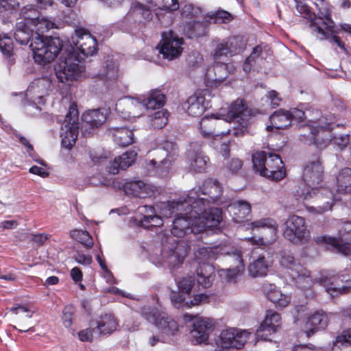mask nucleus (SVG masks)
I'll list each match as a JSON object with an SVG mask.
<instances>
[{"label": "nucleus", "instance_id": "nucleus-1", "mask_svg": "<svg viewBox=\"0 0 351 351\" xmlns=\"http://www.w3.org/2000/svg\"><path fill=\"white\" fill-rule=\"evenodd\" d=\"M203 198H199L197 191L192 189L186 196H182L178 202L163 203L160 206L161 213L165 216H170L173 212L180 210V206L184 204L193 203V209L196 215L197 223L193 224V234H199L206 228L217 227L222 219L221 210L217 208H207Z\"/></svg>", "mask_w": 351, "mask_h": 351}, {"label": "nucleus", "instance_id": "nucleus-2", "mask_svg": "<svg viewBox=\"0 0 351 351\" xmlns=\"http://www.w3.org/2000/svg\"><path fill=\"white\" fill-rule=\"evenodd\" d=\"M295 195L299 201H311L313 204L306 205V208L309 213L313 215H322L331 210L335 203L340 200L338 195L325 187H312L311 189L300 187Z\"/></svg>", "mask_w": 351, "mask_h": 351}, {"label": "nucleus", "instance_id": "nucleus-3", "mask_svg": "<svg viewBox=\"0 0 351 351\" xmlns=\"http://www.w3.org/2000/svg\"><path fill=\"white\" fill-rule=\"evenodd\" d=\"M322 119L318 121H311V124H308L303 127L304 129L309 130L308 134H301L302 140L308 145H315L319 149L325 148L330 141L334 144L338 145L340 148L346 146L350 147L351 144V135L350 134H338L330 139L329 124L321 125L323 123Z\"/></svg>", "mask_w": 351, "mask_h": 351}, {"label": "nucleus", "instance_id": "nucleus-4", "mask_svg": "<svg viewBox=\"0 0 351 351\" xmlns=\"http://www.w3.org/2000/svg\"><path fill=\"white\" fill-rule=\"evenodd\" d=\"M319 16H315L311 21L312 32L317 34L321 40L329 39L332 43L336 44L340 49L346 51L344 43L339 37L335 35L338 33L337 28L330 18L331 11L330 8L324 1L317 4Z\"/></svg>", "mask_w": 351, "mask_h": 351}, {"label": "nucleus", "instance_id": "nucleus-5", "mask_svg": "<svg viewBox=\"0 0 351 351\" xmlns=\"http://www.w3.org/2000/svg\"><path fill=\"white\" fill-rule=\"evenodd\" d=\"M55 71L59 82L69 84L82 75L84 67L77 52L70 47L69 49H64L61 54L59 62L55 67Z\"/></svg>", "mask_w": 351, "mask_h": 351}, {"label": "nucleus", "instance_id": "nucleus-6", "mask_svg": "<svg viewBox=\"0 0 351 351\" xmlns=\"http://www.w3.org/2000/svg\"><path fill=\"white\" fill-rule=\"evenodd\" d=\"M55 71L59 82L69 84L82 75L84 67L77 52L70 47L69 49H64L61 54L59 62L55 67Z\"/></svg>", "mask_w": 351, "mask_h": 351}, {"label": "nucleus", "instance_id": "nucleus-7", "mask_svg": "<svg viewBox=\"0 0 351 351\" xmlns=\"http://www.w3.org/2000/svg\"><path fill=\"white\" fill-rule=\"evenodd\" d=\"M217 118H221L227 122L232 123L231 134L237 137H240L247 131L250 114L243 101L237 99L229 106L228 110L221 108L217 112Z\"/></svg>", "mask_w": 351, "mask_h": 351}, {"label": "nucleus", "instance_id": "nucleus-8", "mask_svg": "<svg viewBox=\"0 0 351 351\" xmlns=\"http://www.w3.org/2000/svg\"><path fill=\"white\" fill-rule=\"evenodd\" d=\"M29 47L33 51L35 62L45 64L54 60L62 49L63 44L58 37L36 36L31 40Z\"/></svg>", "mask_w": 351, "mask_h": 351}, {"label": "nucleus", "instance_id": "nucleus-9", "mask_svg": "<svg viewBox=\"0 0 351 351\" xmlns=\"http://www.w3.org/2000/svg\"><path fill=\"white\" fill-rule=\"evenodd\" d=\"M156 158L149 161L146 169L150 173L158 176H166L178 156L177 145L169 141L165 142L156 150Z\"/></svg>", "mask_w": 351, "mask_h": 351}, {"label": "nucleus", "instance_id": "nucleus-10", "mask_svg": "<svg viewBox=\"0 0 351 351\" xmlns=\"http://www.w3.org/2000/svg\"><path fill=\"white\" fill-rule=\"evenodd\" d=\"M220 256H223L224 261L229 265L227 269L219 270L220 278L227 282H235L245 269L241 250L233 246L223 245L221 246Z\"/></svg>", "mask_w": 351, "mask_h": 351}, {"label": "nucleus", "instance_id": "nucleus-11", "mask_svg": "<svg viewBox=\"0 0 351 351\" xmlns=\"http://www.w3.org/2000/svg\"><path fill=\"white\" fill-rule=\"evenodd\" d=\"M178 201L179 199L177 202ZM173 202L176 201L173 200ZM171 202H173V201L163 202L157 205V208L159 210V213H160L164 217H171L174 214L176 215V217L173 222V228L171 230V234L176 237H182L189 232L193 233L192 228L193 224L197 223V221L196 215L194 214V210L193 209V203H184L183 207L180 206V210L175 209L176 211L173 212L170 216H165L160 212V206L163 203Z\"/></svg>", "mask_w": 351, "mask_h": 351}, {"label": "nucleus", "instance_id": "nucleus-12", "mask_svg": "<svg viewBox=\"0 0 351 351\" xmlns=\"http://www.w3.org/2000/svg\"><path fill=\"white\" fill-rule=\"evenodd\" d=\"M253 236L248 240L254 245L267 246L276 241L278 230L276 221L271 218H261L247 224Z\"/></svg>", "mask_w": 351, "mask_h": 351}, {"label": "nucleus", "instance_id": "nucleus-13", "mask_svg": "<svg viewBox=\"0 0 351 351\" xmlns=\"http://www.w3.org/2000/svg\"><path fill=\"white\" fill-rule=\"evenodd\" d=\"M282 267L289 270V273L297 286L303 290H308L314 284L311 272L304 267L290 252H284L280 259Z\"/></svg>", "mask_w": 351, "mask_h": 351}, {"label": "nucleus", "instance_id": "nucleus-14", "mask_svg": "<svg viewBox=\"0 0 351 351\" xmlns=\"http://www.w3.org/2000/svg\"><path fill=\"white\" fill-rule=\"evenodd\" d=\"M142 315L147 321L154 323L163 338H169L178 332V322L165 311H158L156 308H144Z\"/></svg>", "mask_w": 351, "mask_h": 351}, {"label": "nucleus", "instance_id": "nucleus-15", "mask_svg": "<svg viewBox=\"0 0 351 351\" xmlns=\"http://www.w3.org/2000/svg\"><path fill=\"white\" fill-rule=\"evenodd\" d=\"M189 250V246L186 242L168 237L167 242L162 245L161 260L158 263L175 267L183 263Z\"/></svg>", "mask_w": 351, "mask_h": 351}, {"label": "nucleus", "instance_id": "nucleus-16", "mask_svg": "<svg viewBox=\"0 0 351 351\" xmlns=\"http://www.w3.org/2000/svg\"><path fill=\"white\" fill-rule=\"evenodd\" d=\"M283 235L285 238L295 244H303L310 239L304 218L298 215L289 216L284 222Z\"/></svg>", "mask_w": 351, "mask_h": 351}, {"label": "nucleus", "instance_id": "nucleus-17", "mask_svg": "<svg viewBox=\"0 0 351 351\" xmlns=\"http://www.w3.org/2000/svg\"><path fill=\"white\" fill-rule=\"evenodd\" d=\"M78 117L79 113L77 106L72 104L66 114L64 123L61 127L60 136L62 145L67 149H71L75 143L78 134Z\"/></svg>", "mask_w": 351, "mask_h": 351}, {"label": "nucleus", "instance_id": "nucleus-18", "mask_svg": "<svg viewBox=\"0 0 351 351\" xmlns=\"http://www.w3.org/2000/svg\"><path fill=\"white\" fill-rule=\"evenodd\" d=\"M186 322H191L193 329L191 330L192 341L197 343L206 342L209 333L213 330L215 322L213 319L186 313L184 315Z\"/></svg>", "mask_w": 351, "mask_h": 351}, {"label": "nucleus", "instance_id": "nucleus-19", "mask_svg": "<svg viewBox=\"0 0 351 351\" xmlns=\"http://www.w3.org/2000/svg\"><path fill=\"white\" fill-rule=\"evenodd\" d=\"M249 335L247 331L237 328L223 330L215 340L217 346L215 351H221L230 348L240 349L247 342Z\"/></svg>", "mask_w": 351, "mask_h": 351}, {"label": "nucleus", "instance_id": "nucleus-20", "mask_svg": "<svg viewBox=\"0 0 351 351\" xmlns=\"http://www.w3.org/2000/svg\"><path fill=\"white\" fill-rule=\"evenodd\" d=\"M343 230L348 232L351 230V223L350 222H346L344 224ZM350 232H348L347 234L343 233L341 237L338 238L322 235L317 236L315 239V241L317 243L319 244L330 245L332 249L336 250L337 252H341L346 256H348L351 254V243H350L351 239H350Z\"/></svg>", "mask_w": 351, "mask_h": 351}, {"label": "nucleus", "instance_id": "nucleus-21", "mask_svg": "<svg viewBox=\"0 0 351 351\" xmlns=\"http://www.w3.org/2000/svg\"><path fill=\"white\" fill-rule=\"evenodd\" d=\"M22 14L32 27L34 36H43V34L55 27V23L47 16L38 15L36 11L32 8H24Z\"/></svg>", "mask_w": 351, "mask_h": 351}, {"label": "nucleus", "instance_id": "nucleus-22", "mask_svg": "<svg viewBox=\"0 0 351 351\" xmlns=\"http://www.w3.org/2000/svg\"><path fill=\"white\" fill-rule=\"evenodd\" d=\"M162 37L160 53L162 54L163 58L171 60L178 57L182 51L183 39L173 32H165Z\"/></svg>", "mask_w": 351, "mask_h": 351}, {"label": "nucleus", "instance_id": "nucleus-23", "mask_svg": "<svg viewBox=\"0 0 351 351\" xmlns=\"http://www.w3.org/2000/svg\"><path fill=\"white\" fill-rule=\"evenodd\" d=\"M72 42L76 48L84 56H93L97 51V41L95 38L86 29H77Z\"/></svg>", "mask_w": 351, "mask_h": 351}, {"label": "nucleus", "instance_id": "nucleus-24", "mask_svg": "<svg viewBox=\"0 0 351 351\" xmlns=\"http://www.w3.org/2000/svg\"><path fill=\"white\" fill-rule=\"evenodd\" d=\"M323 173V167L317 156L308 160L303 172V180L307 185L306 189H311L319 184L322 180Z\"/></svg>", "mask_w": 351, "mask_h": 351}, {"label": "nucleus", "instance_id": "nucleus-25", "mask_svg": "<svg viewBox=\"0 0 351 351\" xmlns=\"http://www.w3.org/2000/svg\"><path fill=\"white\" fill-rule=\"evenodd\" d=\"M144 109L143 100L132 97L122 98L116 104V110L124 118L139 117Z\"/></svg>", "mask_w": 351, "mask_h": 351}, {"label": "nucleus", "instance_id": "nucleus-26", "mask_svg": "<svg viewBox=\"0 0 351 351\" xmlns=\"http://www.w3.org/2000/svg\"><path fill=\"white\" fill-rule=\"evenodd\" d=\"M280 325V314L273 310H269L266 313L265 319L256 331V335L258 338L266 340L270 335L276 332Z\"/></svg>", "mask_w": 351, "mask_h": 351}, {"label": "nucleus", "instance_id": "nucleus-27", "mask_svg": "<svg viewBox=\"0 0 351 351\" xmlns=\"http://www.w3.org/2000/svg\"><path fill=\"white\" fill-rule=\"evenodd\" d=\"M196 191L199 197L204 199V203L215 202L221 196L223 187L217 180L210 178L206 180L202 186Z\"/></svg>", "mask_w": 351, "mask_h": 351}, {"label": "nucleus", "instance_id": "nucleus-28", "mask_svg": "<svg viewBox=\"0 0 351 351\" xmlns=\"http://www.w3.org/2000/svg\"><path fill=\"white\" fill-rule=\"evenodd\" d=\"M286 174L283 163L278 154L269 153L265 170L263 176L267 177L272 180L279 181L285 178Z\"/></svg>", "mask_w": 351, "mask_h": 351}, {"label": "nucleus", "instance_id": "nucleus-29", "mask_svg": "<svg viewBox=\"0 0 351 351\" xmlns=\"http://www.w3.org/2000/svg\"><path fill=\"white\" fill-rule=\"evenodd\" d=\"M263 290L266 298L278 308H283L291 302V295L283 293L280 288L274 284H264Z\"/></svg>", "mask_w": 351, "mask_h": 351}, {"label": "nucleus", "instance_id": "nucleus-30", "mask_svg": "<svg viewBox=\"0 0 351 351\" xmlns=\"http://www.w3.org/2000/svg\"><path fill=\"white\" fill-rule=\"evenodd\" d=\"M232 65L225 63L215 62L209 67L205 74V82L208 86H217L221 83L227 77L229 69Z\"/></svg>", "mask_w": 351, "mask_h": 351}, {"label": "nucleus", "instance_id": "nucleus-31", "mask_svg": "<svg viewBox=\"0 0 351 351\" xmlns=\"http://www.w3.org/2000/svg\"><path fill=\"white\" fill-rule=\"evenodd\" d=\"M206 94H208V90H204L203 93L192 95L188 98L186 102V108L189 115L192 117L201 116L206 108L211 106L209 102L206 101Z\"/></svg>", "mask_w": 351, "mask_h": 351}, {"label": "nucleus", "instance_id": "nucleus-32", "mask_svg": "<svg viewBox=\"0 0 351 351\" xmlns=\"http://www.w3.org/2000/svg\"><path fill=\"white\" fill-rule=\"evenodd\" d=\"M328 323L327 315L322 311H317L306 317L303 328L307 337H311L317 330L324 329Z\"/></svg>", "mask_w": 351, "mask_h": 351}, {"label": "nucleus", "instance_id": "nucleus-33", "mask_svg": "<svg viewBox=\"0 0 351 351\" xmlns=\"http://www.w3.org/2000/svg\"><path fill=\"white\" fill-rule=\"evenodd\" d=\"M324 286L326 292L334 298L351 290V278L348 275L341 274L333 278L330 284H325Z\"/></svg>", "mask_w": 351, "mask_h": 351}, {"label": "nucleus", "instance_id": "nucleus-34", "mask_svg": "<svg viewBox=\"0 0 351 351\" xmlns=\"http://www.w3.org/2000/svg\"><path fill=\"white\" fill-rule=\"evenodd\" d=\"M27 20L25 19L24 16L22 14V10L20 12V17L16 24L14 36L16 42L21 45L27 44L34 36L33 29Z\"/></svg>", "mask_w": 351, "mask_h": 351}, {"label": "nucleus", "instance_id": "nucleus-35", "mask_svg": "<svg viewBox=\"0 0 351 351\" xmlns=\"http://www.w3.org/2000/svg\"><path fill=\"white\" fill-rule=\"evenodd\" d=\"M217 119H221V118H217V113L213 114L210 117H205L201 120L199 128L204 137L210 138L231 134L230 129L226 132L216 131L215 127L217 125Z\"/></svg>", "mask_w": 351, "mask_h": 351}, {"label": "nucleus", "instance_id": "nucleus-36", "mask_svg": "<svg viewBox=\"0 0 351 351\" xmlns=\"http://www.w3.org/2000/svg\"><path fill=\"white\" fill-rule=\"evenodd\" d=\"M228 211L232 216L235 222L243 221L251 213V204L243 199H238L232 202L228 206Z\"/></svg>", "mask_w": 351, "mask_h": 351}, {"label": "nucleus", "instance_id": "nucleus-37", "mask_svg": "<svg viewBox=\"0 0 351 351\" xmlns=\"http://www.w3.org/2000/svg\"><path fill=\"white\" fill-rule=\"evenodd\" d=\"M123 187L126 194L140 198H146L154 193L153 187L142 181L129 182L125 183Z\"/></svg>", "mask_w": 351, "mask_h": 351}, {"label": "nucleus", "instance_id": "nucleus-38", "mask_svg": "<svg viewBox=\"0 0 351 351\" xmlns=\"http://www.w3.org/2000/svg\"><path fill=\"white\" fill-rule=\"evenodd\" d=\"M95 326L101 335L112 334L117 329L118 322L112 314L101 315L95 322H90V326Z\"/></svg>", "mask_w": 351, "mask_h": 351}, {"label": "nucleus", "instance_id": "nucleus-39", "mask_svg": "<svg viewBox=\"0 0 351 351\" xmlns=\"http://www.w3.org/2000/svg\"><path fill=\"white\" fill-rule=\"evenodd\" d=\"M170 299L172 304L176 307L184 305L187 307L199 305L202 303H206L208 302V296L204 293L195 295L193 300H186V298L180 293L171 292L170 294Z\"/></svg>", "mask_w": 351, "mask_h": 351}, {"label": "nucleus", "instance_id": "nucleus-40", "mask_svg": "<svg viewBox=\"0 0 351 351\" xmlns=\"http://www.w3.org/2000/svg\"><path fill=\"white\" fill-rule=\"evenodd\" d=\"M215 269L210 263L201 264L197 269V284L203 288H208L214 280Z\"/></svg>", "mask_w": 351, "mask_h": 351}, {"label": "nucleus", "instance_id": "nucleus-41", "mask_svg": "<svg viewBox=\"0 0 351 351\" xmlns=\"http://www.w3.org/2000/svg\"><path fill=\"white\" fill-rule=\"evenodd\" d=\"M271 125H267L266 129L271 131L273 128L277 130L285 129L291 123L287 110L280 109L270 116Z\"/></svg>", "mask_w": 351, "mask_h": 351}, {"label": "nucleus", "instance_id": "nucleus-42", "mask_svg": "<svg viewBox=\"0 0 351 351\" xmlns=\"http://www.w3.org/2000/svg\"><path fill=\"white\" fill-rule=\"evenodd\" d=\"M114 141L121 147H126L134 142L133 132L126 128H116L110 130Z\"/></svg>", "mask_w": 351, "mask_h": 351}, {"label": "nucleus", "instance_id": "nucleus-43", "mask_svg": "<svg viewBox=\"0 0 351 351\" xmlns=\"http://www.w3.org/2000/svg\"><path fill=\"white\" fill-rule=\"evenodd\" d=\"M208 158L201 151L190 152L188 154V163L191 170L201 173L206 169Z\"/></svg>", "mask_w": 351, "mask_h": 351}, {"label": "nucleus", "instance_id": "nucleus-44", "mask_svg": "<svg viewBox=\"0 0 351 351\" xmlns=\"http://www.w3.org/2000/svg\"><path fill=\"white\" fill-rule=\"evenodd\" d=\"M106 114V111L100 109L90 110L82 115V119L92 128H98L105 122Z\"/></svg>", "mask_w": 351, "mask_h": 351}, {"label": "nucleus", "instance_id": "nucleus-45", "mask_svg": "<svg viewBox=\"0 0 351 351\" xmlns=\"http://www.w3.org/2000/svg\"><path fill=\"white\" fill-rule=\"evenodd\" d=\"M337 191L339 193L351 192V169L345 167L341 169L337 176Z\"/></svg>", "mask_w": 351, "mask_h": 351}, {"label": "nucleus", "instance_id": "nucleus-46", "mask_svg": "<svg viewBox=\"0 0 351 351\" xmlns=\"http://www.w3.org/2000/svg\"><path fill=\"white\" fill-rule=\"evenodd\" d=\"M183 32L189 38H198L206 34L207 27L201 22L191 21L185 23Z\"/></svg>", "mask_w": 351, "mask_h": 351}, {"label": "nucleus", "instance_id": "nucleus-47", "mask_svg": "<svg viewBox=\"0 0 351 351\" xmlns=\"http://www.w3.org/2000/svg\"><path fill=\"white\" fill-rule=\"evenodd\" d=\"M269 265L263 256H259L248 266L249 274L254 278L262 277L267 274Z\"/></svg>", "mask_w": 351, "mask_h": 351}, {"label": "nucleus", "instance_id": "nucleus-48", "mask_svg": "<svg viewBox=\"0 0 351 351\" xmlns=\"http://www.w3.org/2000/svg\"><path fill=\"white\" fill-rule=\"evenodd\" d=\"M232 39H229L227 41H222L218 43L213 52V57L215 62L224 63L228 55L232 52L230 45L233 43Z\"/></svg>", "mask_w": 351, "mask_h": 351}, {"label": "nucleus", "instance_id": "nucleus-49", "mask_svg": "<svg viewBox=\"0 0 351 351\" xmlns=\"http://www.w3.org/2000/svg\"><path fill=\"white\" fill-rule=\"evenodd\" d=\"M143 101L145 108H160L165 104V96L160 90H152L146 99H143Z\"/></svg>", "mask_w": 351, "mask_h": 351}, {"label": "nucleus", "instance_id": "nucleus-50", "mask_svg": "<svg viewBox=\"0 0 351 351\" xmlns=\"http://www.w3.org/2000/svg\"><path fill=\"white\" fill-rule=\"evenodd\" d=\"M221 252V246H216L213 248L201 247L195 253L196 259L203 263H206L207 261H210L217 259L219 257Z\"/></svg>", "mask_w": 351, "mask_h": 351}, {"label": "nucleus", "instance_id": "nucleus-51", "mask_svg": "<svg viewBox=\"0 0 351 351\" xmlns=\"http://www.w3.org/2000/svg\"><path fill=\"white\" fill-rule=\"evenodd\" d=\"M150 125L154 129H162L168 122V112L165 110H159L149 117Z\"/></svg>", "mask_w": 351, "mask_h": 351}, {"label": "nucleus", "instance_id": "nucleus-52", "mask_svg": "<svg viewBox=\"0 0 351 351\" xmlns=\"http://www.w3.org/2000/svg\"><path fill=\"white\" fill-rule=\"evenodd\" d=\"M262 49L261 47L256 46L253 49L252 52L243 63V71L245 73L250 72L257 63L262 60V58L260 57Z\"/></svg>", "mask_w": 351, "mask_h": 351}, {"label": "nucleus", "instance_id": "nucleus-53", "mask_svg": "<svg viewBox=\"0 0 351 351\" xmlns=\"http://www.w3.org/2000/svg\"><path fill=\"white\" fill-rule=\"evenodd\" d=\"M268 156L265 152L261 151L254 153L252 155L253 167L256 171L263 176L264 170H265Z\"/></svg>", "mask_w": 351, "mask_h": 351}, {"label": "nucleus", "instance_id": "nucleus-54", "mask_svg": "<svg viewBox=\"0 0 351 351\" xmlns=\"http://www.w3.org/2000/svg\"><path fill=\"white\" fill-rule=\"evenodd\" d=\"M69 234L72 239L81 243L86 248H91L94 244L93 238L87 231L73 230Z\"/></svg>", "mask_w": 351, "mask_h": 351}, {"label": "nucleus", "instance_id": "nucleus-55", "mask_svg": "<svg viewBox=\"0 0 351 351\" xmlns=\"http://www.w3.org/2000/svg\"><path fill=\"white\" fill-rule=\"evenodd\" d=\"M137 213L141 216V217L138 219V224L140 226H143L144 223H146L156 215L154 208L147 206H139L137 208Z\"/></svg>", "mask_w": 351, "mask_h": 351}, {"label": "nucleus", "instance_id": "nucleus-56", "mask_svg": "<svg viewBox=\"0 0 351 351\" xmlns=\"http://www.w3.org/2000/svg\"><path fill=\"white\" fill-rule=\"evenodd\" d=\"M208 17L212 19L215 23H226L233 19L232 14L225 10H217L215 12L208 13Z\"/></svg>", "mask_w": 351, "mask_h": 351}, {"label": "nucleus", "instance_id": "nucleus-57", "mask_svg": "<svg viewBox=\"0 0 351 351\" xmlns=\"http://www.w3.org/2000/svg\"><path fill=\"white\" fill-rule=\"evenodd\" d=\"M91 328H86L79 332L78 337L82 341H93L100 337V332L96 329L95 326Z\"/></svg>", "mask_w": 351, "mask_h": 351}, {"label": "nucleus", "instance_id": "nucleus-58", "mask_svg": "<svg viewBox=\"0 0 351 351\" xmlns=\"http://www.w3.org/2000/svg\"><path fill=\"white\" fill-rule=\"evenodd\" d=\"M49 84V82L45 79H38L31 83L27 89V93L31 94H43Z\"/></svg>", "mask_w": 351, "mask_h": 351}, {"label": "nucleus", "instance_id": "nucleus-59", "mask_svg": "<svg viewBox=\"0 0 351 351\" xmlns=\"http://www.w3.org/2000/svg\"><path fill=\"white\" fill-rule=\"evenodd\" d=\"M136 156L137 154L134 151H129L117 157L121 163V169L124 170L132 165L134 162Z\"/></svg>", "mask_w": 351, "mask_h": 351}, {"label": "nucleus", "instance_id": "nucleus-60", "mask_svg": "<svg viewBox=\"0 0 351 351\" xmlns=\"http://www.w3.org/2000/svg\"><path fill=\"white\" fill-rule=\"evenodd\" d=\"M195 285L193 276H186L177 281V285L180 291L189 295L192 288Z\"/></svg>", "mask_w": 351, "mask_h": 351}, {"label": "nucleus", "instance_id": "nucleus-61", "mask_svg": "<svg viewBox=\"0 0 351 351\" xmlns=\"http://www.w3.org/2000/svg\"><path fill=\"white\" fill-rule=\"evenodd\" d=\"M0 51L8 57L12 54L13 44L11 38L5 35H0Z\"/></svg>", "mask_w": 351, "mask_h": 351}, {"label": "nucleus", "instance_id": "nucleus-62", "mask_svg": "<svg viewBox=\"0 0 351 351\" xmlns=\"http://www.w3.org/2000/svg\"><path fill=\"white\" fill-rule=\"evenodd\" d=\"M19 6L16 0H0V13L12 12Z\"/></svg>", "mask_w": 351, "mask_h": 351}, {"label": "nucleus", "instance_id": "nucleus-63", "mask_svg": "<svg viewBox=\"0 0 351 351\" xmlns=\"http://www.w3.org/2000/svg\"><path fill=\"white\" fill-rule=\"evenodd\" d=\"M74 310L73 306H66L63 310L62 322L66 328H71L73 324Z\"/></svg>", "mask_w": 351, "mask_h": 351}, {"label": "nucleus", "instance_id": "nucleus-64", "mask_svg": "<svg viewBox=\"0 0 351 351\" xmlns=\"http://www.w3.org/2000/svg\"><path fill=\"white\" fill-rule=\"evenodd\" d=\"M243 162L237 158L230 159L226 163V169L232 173H237L242 168Z\"/></svg>", "mask_w": 351, "mask_h": 351}]
</instances>
